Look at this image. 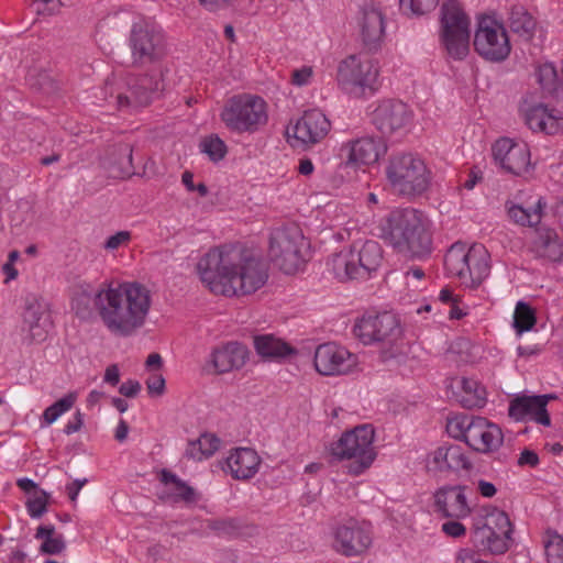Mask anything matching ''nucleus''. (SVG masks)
I'll use <instances>...</instances> for the list:
<instances>
[{
  "label": "nucleus",
  "instance_id": "nucleus-59",
  "mask_svg": "<svg viewBox=\"0 0 563 563\" xmlns=\"http://www.w3.org/2000/svg\"><path fill=\"white\" fill-rule=\"evenodd\" d=\"M477 490L485 498H492L497 493L496 486L493 483L487 482L485 479L477 481Z\"/></svg>",
  "mask_w": 563,
  "mask_h": 563
},
{
  "label": "nucleus",
  "instance_id": "nucleus-33",
  "mask_svg": "<svg viewBox=\"0 0 563 563\" xmlns=\"http://www.w3.org/2000/svg\"><path fill=\"white\" fill-rule=\"evenodd\" d=\"M159 481L164 485L161 499L173 503H195L198 500L196 490L176 474L168 470H162Z\"/></svg>",
  "mask_w": 563,
  "mask_h": 563
},
{
  "label": "nucleus",
  "instance_id": "nucleus-2",
  "mask_svg": "<svg viewBox=\"0 0 563 563\" xmlns=\"http://www.w3.org/2000/svg\"><path fill=\"white\" fill-rule=\"evenodd\" d=\"M92 302L104 328L115 336L128 338L145 324L152 298L140 283H108L93 294Z\"/></svg>",
  "mask_w": 563,
  "mask_h": 563
},
{
  "label": "nucleus",
  "instance_id": "nucleus-23",
  "mask_svg": "<svg viewBox=\"0 0 563 563\" xmlns=\"http://www.w3.org/2000/svg\"><path fill=\"white\" fill-rule=\"evenodd\" d=\"M434 511L451 519H465L472 514L467 501L465 486L446 485L433 494Z\"/></svg>",
  "mask_w": 563,
  "mask_h": 563
},
{
  "label": "nucleus",
  "instance_id": "nucleus-38",
  "mask_svg": "<svg viewBox=\"0 0 563 563\" xmlns=\"http://www.w3.org/2000/svg\"><path fill=\"white\" fill-rule=\"evenodd\" d=\"M460 402L465 408H481L486 401L485 388L475 379L463 378L461 380Z\"/></svg>",
  "mask_w": 563,
  "mask_h": 563
},
{
  "label": "nucleus",
  "instance_id": "nucleus-63",
  "mask_svg": "<svg viewBox=\"0 0 563 563\" xmlns=\"http://www.w3.org/2000/svg\"><path fill=\"white\" fill-rule=\"evenodd\" d=\"M313 163L309 158H302L299 161L298 172L303 176H309L313 173Z\"/></svg>",
  "mask_w": 563,
  "mask_h": 563
},
{
  "label": "nucleus",
  "instance_id": "nucleus-43",
  "mask_svg": "<svg viewBox=\"0 0 563 563\" xmlns=\"http://www.w3.org/2000/svg\"><path fill=\"white\" fill-rule=\"evenodd\" d=\"M537 322L534 310L526 302L518 301L514 313V327L518 334L530 331Z\"/></svg>",
  "mask_w": 563,
  "mask_h": 563
},
{
  "label": "nucleus",
  "instance_id": "nucleus-3",
  "mask_svg": "<svg viewBox=\"0 0 563 563\" xmlns=\"http://www.w3.org/2000/svg\"><path fill=\"white\" fill-rule=\"evenodd\" d=\"M380 238L410 258H424L432 252L430 221L420 210L402 208L390 211L380 222Z\"/></svg>",
  "mask_w": 563,
  "mask_h": 563
},
{
  "label": "nucleus",
  "instance_id": "nucleus-13",
  "mask_svg": "<svg viewBox=\"0 0 563 563\" xmlns=\"http://www.w3.org/2000/svg\"><path fill=\"white\" fill-rule=\"evenodd\" d=\"M512 525L508 515L497 508L487 511L483 519L473 523L472 539L475 545L492 554L505 553L512 542Z\"/></svg>",
  "mask_w": 563,
  "mask_h": 563
},
{
  "label": "nucleus",
  "instance_id": "nucleus-49",
  "mask_svg": "<svg viewBox=\"0 0 563 563\" xmlns=\"http://www.w3.org/2000/svg\"><path fill=\"white\" fill-rule=\"evenodd\" d=\"M208 527L219 536L233 537L239 533V522L235 519L211 520Z\"/></svg>",
  "mask_w": 563,
  "mask_h": 563
},
{
  "label": "nucleus",
  "instance_id": "nucleus-35",
  "mask_svg": "<svg viewBox=\"0 0 563 563\" xmlns=\"http://www.w3.org/2000/svg\"><path fill=\"white\" fill-rule=\"evenodd\" d=\"M220 446V439L212 433H202L197 440L188 442L185 455L194 461L212 456Z\"/></svg>",
  "mask_w": 563,
  "mask_h": 563
},
{
  "label": "nucleus",
  "instance_id": "nucleus-28",
  "mask_svg": "<svg viewBox=\"0 0 563 563\" xmlns=\"http://www.w3.org/2000/svg\"><path fill=\"white\" fill-rule=\"evenodd\" d=\"M247 349L239 342H228L212 350L209 364L216 374H225L240 369L246 363Z\"/></svg>",
  "mask_w": 563,
  "mask_h": 563
},
{
  "label": "nucleus",
  "instance_id": "nucleus-22",
  "mask_svg": "<svg viewBox=\"0 0 563 563\" xmlns=\"http://www.w3.org/2000/svg\"><path fill=\"white\" fill-rule=\"evenodd\" d=\"M330 129L331 123L325 114L318 109H311L297 120L291 131L298 143L311 146L323 140ZM287 134L290 135V129L287 130Z\"/></svg>",
  "mask_w": 563,
  "mask_h": 563
},
{
  "label": "nucleus",
  "instance_id": "nucleus-34",
  "mask_svg": "<svg viewBox=\"0 0 563 563\" xmlns=\"http://www.w3.org/2000/svg\"><path fill=\"white\" fill-rule=\"evenodd\" d=\"M132 153L133 150L129 144H119L112 148L111 153L102 163L109 177L113 179H125L134 174Z\"/></svg>",
  "mask_w": 563,
  "mask_h": 563
},
{
  "label": "nucleus",
  "instance_id": "nucleus-20",
  "mask_svg": "<svg viewBox=\"0 0 563 563\" xmlns=\"http://www.w3.org/2000/svg\"><path fill=\"white\" fill-rule=\"evenodd\" d=\"M357 26L365 49L378 52L386 37V18L383 11L375 5H364L357 18Z\"/></svg>",
  "mask_w": 563,
  "mask_h": 563
},
{
  "label": "nucleus",
  "instance_id": "nucleus-56",
  "mask_svg": "<svg viewBox=\"0 0 563 563\" xmlns=\"http://www.w3.org/2000/svg\"><path fill=\"white\" fill-rule=\"evenodd\" d=\"M140 390L141 384L133 379L124 382L119 388L121 395L130 398L135 397Z\"/></svg>",
  "mask_w": 563,
  "mask_h": 563
},
{
  "label": "nucleus",
  "instance_id": "nucleus-16",
  "mask_svg": "<svg viewBox=\"0 0 563 563\" xmlns=\"http://www.w3.org/2000/svg\"><path fill=\"white\" fill-rule=\"evenodd\" d=\"M353 331L364 344L386 342L394 345L402 333L399 319L391 312L364 314L354 324Z\"/></svg>",
  "mask_w": 563,
  "mask_h": 563
},
{
  "label": "nucleus",
  "instance_id": "nucleus-10",
  "mask_svg": "<svg viewBox=\"0 0 563 563\" xmlns=\"http://www.w3.org/2000/svg\"><path fill=\"white\" fill-rule=\"evenodd\" d=\"M378 62L366 53L346 56L339 63L338 85L352 97L361 98L376 90Z\"/></svg>",
  "mask_w": 563,
  "mask_h": 563
},
{
  "label": "nucleus",
  "instance_id": "nucleus-42",
  "mask_svg": "<svg viewBox=\"0 0 563 563\" xmlns=\"http://www.w3.org/2000/svg\"><path fill=\"white\" fill-rule=\"evenodd\" d=\"M543 203L539 200L533 210L525 209L521 206L512 205L508 208L509 217L520 225L533 227L541 221V209Z\"/></svg>",
  "mask_w": 563,
  "mask_h": 563
},
{
  "label": "nucleus",
  "instance_id": "nucleus-27",
  "mask_svg": "<svg viewBox=\"0 0 563 563\" xmlns=\"http://www.w3.org/2000/svg\"><path fill=\"white\" fill-rule=\"evenodd\" d=\"M383 150L385 148L379 141L364 136L344 143L341 147V155L345 158V165H371L378 161Z\"/></svg>",
  "mask_w": 563,
  "mask_h": 563
},
{
  "label": "nucleus",
  "instance_id": "nucleus-48",
  "mask_svg": "<svg viewBox=\"0 0 563 563\" xmlns=\"http://www.w3.org/2000/svg\"><path fill=\"white\" fill-rule=\"evenodd\" d=\"M48 495L44 490H38L26 503V509L32 518L42 517L47 510Z\"/></svg>",
  "mask_w": 563,
  "mask_h": 563
},
{
  "label": "nucleus",
  "instance_id": "nucleus-29",
  "mask_svg": "<svg viewBox=\"0 0 563 563\" xmlns=\"http://www.w3.org/2000/svg\"><path fill=\"white\" fill-rule=\"evenodd\" d=\"M525 121L529 129L534 132H542L554 135L563 132L562 111L549 108L544 104H536L525 112Z\"/></svg>",
  "mask_w": 563,
  "mask_h": 563
},
{
  "label": "nucleus",
  "instance_id": "nucleus-47",
  "mask_svg": "<svg viewBox=\"0 0 563 563\" xmlns=\"http://www.w3.org/2000/svg\"><path fill=\"white\" fill-rule=\"evenodd\" d=\"M202 152L206 153L212 162H219L227 154L225 143L218 136H210L201 143Z\"/></svg>",
  "mask_w": 563,
  "mask_h": 563
},
{
  "label": "nucleus",
  "instance_id": "nucleus-1",
  "mask_svg": "<svg viewBox=\"0 0 563 563\" xmlns=\"http://www.w3.org/2000/svg\"><path fill=\"white\" fill-rule=\"evenodd\" d=\"M201 282L216 295H250L268 279L265 263L252 251L239 245L211 249L197 264Z\"/></svg>",
  "mask_w": 563,
  "mask_h": 563
},
{
  "label": "nucleus",
  "instance_id": "nucleus-50",
  "mask_svg": "<svg viewBox=\"0 0 563 563\" xmlns=\"http://www.w3.org/2000/svg\"><path fill=\"white\" fill-rule=\"evenodd\" d=\"M461 519H452L449 521H445L441 526L442 532L454 539L463 538L466 534V527L460 522Z\"/></svg>",
  "mask_w": 563,
  "mask_h": 563
},
{
  "label": "nucleus",
  "instance_id": "nucleus-32",
  "mask_svg": "<svg viewBox=\"0 0 563 563\" xmlns=\"http://www.w3.org/2000/svg\"><path fill=\"white\" fill-rule=\"evenodd\" d=\"M530 251L536 257L544 258L550 262H560L563 260V242L553 229H538L531 242Z\"/></svg>",
  "mask_w": 563,
  "mask_h": 563
},
{
  "label": "nucleus",
  "instance_id": "nucleus-11",
  "mask_svg": "<svg viewBox=\"0 0 563 563\" xmlns=\"http://www.w3.org/2000/svg\"><path fill=\"white\" fill-rule=\"evenodd\" d=\"M159 84L157 78L148 75L113 76L106 81L104 99L113 98L119 110L144 107L151 103Z\"/></svg>",
  "mask_w": 563,
  "mask_h": 563
},
{
  "label": "nucleus",
  "instance_id": "nucleus-60",
  "mask_svg": "<svg viewBox=\"0 0 563 563\" xmlns=\"http://www.w3.org/2000/svg\"><path fill=\"white\" fill-rule=\"evenodd\" d=\"M86 483H87L86 478L75 479L74 482L69 483L66 486L67 495L73 503L76 501L80 489L86 485Z\"/></svg>",
  "mask_w": 563,
  "mask_h": 563
},
{
  "label": "nucleus",
  "instance_id": "nucleus-8",
  "mask_svg": "<svg viewBox=\"0 0 563 563\" xmlns=\"http://www.w3.org/2000/svg\"><path fill=\"white\" fill-rule=\"evenodd\" d=\"M220 118L232 132L255 133L267 124L268 107L257 95L241 93L225 102Z\"/></svg>",
  "mask_w": 563,
  "mask_h": 563
},
{
  "label": "nucleus",
  "instance_id": "nucleus-41",
  "mask_svg": "<svg viewBox=\"0 0 563 563\" xmlns=\"http://www.w3.org/2000/svg\"><path fill=\"white\" fill-rule=\"evenodd\" d=\"M536 78L542 91L547 95L556 93L561 87V80L553 64L540 65L536 71Z\"/></svg>",
  "mask_w": 563,
  "mask_h": 563
},
{
  "label": "nucleus",
  "instance_id": "nucleus-18",
  "mask_svg": "<svg viewBox=\"0 0 563 563\" xmlns=\"http://www.w3.org/2000/svg\"><path fill=\"white\" fill-rule=\"evenodd\" d=\"M316 371L323 376H339L352 373L357 366V356L333 342L323 343L314 351Z\"/></svg>",
  "mask_w": 563,
  "mask_h": 563
},
{
  "label": "nucleus",
  "instance_id": "nucleus-6",
  "mask_svg": "<svg viewBox=\"0 0 563 563\" xmlns=\"http://www.w3.org/2000/svg\"><path fill=\"white\" fill-rule=\"evenodd\" d=\"M490 256L482 244L455 242L444 256L448 275L466 288H477L490 273Z\"/></svg>",
  "mask_w": 563,
  "mask_h": 563
},
{
  "label": "nucleus",
  "instance_id": "nucleus-24",
  "mask_svg": "<svg viewBox=\"0 0 563 563\" xmlns=\"http://www.w3.org/2000/svg\"><path fill=\"white\" fill-rule=\"evenodd\" d=\"M551 395L540 396H518L509 404L508 415L517 421L531 420L542 426L549 427L551 419L547 410Z\"/></svg>",
  "mask_w": 563,
  "mask_h": 563
},
{
  "label": "nucleus",
  "instance_id": "nucleus-25",
  "mask_svg": "<svg viewBox=\"0 0 563 563\" xmlns=\"http://www.w3.org/2000/svg\"><path fill=\"white\" fill-rule=\"evenodd\" d=\"M504 441L501 429L482 417H474L465 443L481 453L496 451Z\"/></svg>",
  "mask_w": 563,
  "mask_h": 563
},
{
  "label": "nucleus",
  "instance_id": "nucleus-57",
  "mask_svg": "<svg viewBox=\"0 0 563 563\" xmlns=\"http://www.w3.org/2000/svg\"><path fill=\"white\" fill-rule=\"evenodd\" d=\"M518 464L520 466L529 465L536 467L539 464V456L531 450H523L518 459Z\"/></svg>",
  "mask_w": 563,
  "mask_h": 563
},
{
  "label": "nucleus",
  "instance_id": "nucleus-5",
  "mask_svg": "<svg viewBox=\"0 0 563 563\" xmlns=\"http://www.w3.org/2000/svg\"><path fill=\"white\" fill-rule=\"evenodd\" d=\"M383 249L373 240L355 242L334 253L327 262L329 271L339 282L366 279L382 264Z\"/></svg>",
  "mask_w": 563,
  "mask_h": 563
},
{
  "label": "nucleus",
  "instance_id": "nucleus-17",
  "mask_svg": "<svg viewBox=\"0 0 563 563\" xmlns=\"http://www.w3.org/2000/svg\"><path fill=\"white\" fill-rule=\"evenodd\" d=\"M373 542L368 523L349 520L333 531V549L347 558L365 553Z\"/></svg>",
  "mask_w": 563,
  "mask_h": 563
},
{
  "label": "nucleus",
  "instance_id": "nucleus-26",
  "mask_svg": "<svg viewBox=\"0 0 563 563\" xmlns=\"http://www.w3.org/2000/svg\"><path fill=\"white\" fill-rule=\"evenodd\" d=\"M429 470L435 472L461 470L468 471L472 462L465 450L457 444L441 445L429 454L427 460Z\"/></svg>",
  "mask_w": 563,
  "mask_h": 563
},
{
  "label": "nucleus",
  "instance_id": "nucleus-64",
  "mask_svg": "<svg viewBox=\"0 0 563 563\" xmlns=\"http://www.w3.org/2000/svg\"><path fill=\"white\" fill-rule=\"evenodd\" d=\"M26 554L21 550H14L9 555V563H24Z\"/></svg>",
  "mask_w": 563,
  "mask_h": 563
},
{
  "label": "nucleus",
  "instance_id": "nucleus-7",
  "mask_svg": "<svg viewBox=\"0 0 563 563\" xmlns=\"http://www.w3.org/2000/svg\"><path fill=\"white\" fill-rule=\"evenodd\" d=\"M375 431L371 424H361L345 431L330 444V454L336 461H347V472L357 476L364 473L375 461Z\"/></svg>",
  "mask_w": 563,
  "mask_h": 563
},
{
  "label": "nucleus",
  "instance_id": "nucleus-53",
  "mask_svg": "<svg viewBox=\"0 0 563 563\" xmlns=\"http://www.w3.org/2000/svg\"><path fill=\"white\" fill-rule=\"evenodd\" d=\"M131 239V233L129 231H119L115 234L109 236L104 243V249L107 250H117L121 245L128 243Z\"/></svg>",
  "mask_w": 563,
  "mask_h": 563
},
{
  "label": "nucleus",
  "instance_id": "nucleus-4",
  "mask_svg": "<svg viewBox=\"0 0 563 563\" xmlns=\"http://www.w3.org/2000/svg\"><path fill=\"white\" fill-rule=\"evenodd\" d=\"M385 175L391 190L400 197L422 196L431 185V172L422 158L412 153L390 155Z\"/></svg>",
  "mask_w": 563,
  "mask_h": 563
},
{
  "label": "nucleus",
  "instance_id": "nucleus-21",
  "mask_svg": "<svg viewBox=\"0 0 563 563\" xmlns=\"http://www.w3.org/2000/svg\"><path fill=\"white\" fill-rule=\"evenodd\" d=\"M411 120L406 103L399 100L382 101L372 114L373 124L384 134L391 135L402 131Z\"/></svg>",
  "mask_w": 563,
  "mask_h": 563
},
{
  "label": "nucleus",
  "instance_id": "nucleus-52",
  "mask_svg": "<svg viewBox=\"0 0 563 563\" xmlns=\"http://www.w3.org/2000/svg\"><path fill=\"white\" fill-rule=\"evenodd\" d=\"M146 387L151 396H162L165 391V378L161 374H154L147 378Z\"/></svg>",
  "mask_w": 563,
  "mask_h": 563
},
{
  "label": "nucleus",
  "instance_id": "nucleus-36",
  "mask_svg": "<svg viewBox=\"0 0 563 563\" xmlns=\"http://www.w3.org/2000/svg\"><path fill=\"white\" fill-rule=\"evenodd\" d=\"M35 539L42 540L40 552L44 554L55 555L62 553L66 549V541L60 533H56L53 525H42L37 527Z\"/></svg>",
  "mask_w": 563,
  "mask_h": 563
},
{
  "label": "nucleus",
  "instance_id": "nucleus-46",
  "mask_svg": "<svg viewBox=\"0 0 563 563\" xmlns=\"http://www.w3.org/2000/svg\"><path fill=\"white\" fill-rule=\"evenodd\" d=\"M400 10L407 15L420 16L431 12L439 0H399Z\"/></svg>",
  "mask_w": 563,
  "mask_h": 563
},
{
  "label": "nucleus",
  "instance_id": "nucleus-14",
  "mask_svg": "<svg viewBox=\"0 0 563 563\" xmlns=\"http://www.w3.org/2000/svg\"><path fill=\"white\" fill-rule=\"evenodd\" d=\"M129 47L134 66L144 67L159 62L165 55V37L154 22L139 20L133 23Z\"/></svg>",
  "mask_w": 563,
  "mask_h": 563
},
{
  "label": "nucleus",
  "instance_id": "nucleus-51",
  "mask_svg": "<svg viewBox=\"0 0 563 563\" xmlns=\"http://www.w3.org/2000/svg\"><path fill=\"white\" fill-rule=\"evenodd\" d=\"M89 299L90 295L85 289L82 290V295L74 298L73 300V309L75 310L76 314L81 318L86 319L90 316L91 311L89 309Z\"/></svg>",
  "mask_w": 563,
  "mask_h": 563
},
{
  "label": "nucleus",
  "instance_id": "nucleus-54",
  "mask_svg": "<svg viewBox=\"0 0 563 563\" xmlns=\"http://www.w3.org/2000/svg\"><path fill=\"white\" fill-rule=\"evenodd\" d=\"M313 70L309 66H303L300 69H295L292 71V78L291 81L294 85L297 86H305L308 85L311 77H312Z\"/></svg>",
  "mask_w": 563,
  "mask_h": 563
},
{
  "label": "nucleus",
  "instance_id": "nucleus-55",
  "mask_svg": "<svg viewBox=\"0 0 563 563\" xmlns=\"http://www.w3.org/2000/svg\"><path fill=\"white\" fill-rule=\"evenodd\" d=\"M84 426V415L77 410L76 413L74 415L73 419L69 420L65 428H64V432L66 434H73L75 432H78Z\"/></svg>",
  "mask_w": 563,
  "mask_h": 563
},
{
  "label": "nucleus",
  "instance_id": "nucleus-37",
  "mask_svg": "<svg viewBox=\"0 0 563 563\" xmlns=\"http://www.w3.org/2000/svg\"><path fill=\"white\" fill-rule=\"evenodd\" d=\"M256 352L267 358L284 357L292 353V349L272 334H263L254 338Z\"/></svg>",
  "mask_w": 563,
  "mask_h": 563
},
{
  "label": "nucleus",
  "instance_id": "nucleus-19",
  "mask_svg": "<svg viewBox=\"0 0 563 563\" xmlns=\"http://www.w3.org/2000/svg\"><path fill=\"white\" fill-rule=\"evenodd\" d=\"M495 163L506 173L521 176L530 168V152L527 144L503 137L493 145Z\"/></svg>",
  "mask_w": 563,
  "mask_h": 563
},
{
  "label": "nucleus",
  "instance_id": "nucleus-40",
  "mask_svg": "<svg viewBox=\"0 0 563 563\" xmlns=\"http://www.w3.org/2000/svg\"><path fill=\"white\" fill-rule=\"evenodd\" d=\"M76 400L77 395L75 393H69L53 405L48 406L41 417V426L48 427L54 423L62 415L73 408Z\"/></svg>",
  "mask_w": 563,
  "mask_h": 563
},
{
  "label": "nucleus",
  "instance_id": "nucleus-9",
  "mask_svg": "<svg viewBox=\"0 0 563 563\" xmlns=\"http://www.w3.org/2000/svg\"><path fill=\"white\" fill-rule=\"evenodd\" d=\"M309 243L296 224L284 225L271 233L268 255L285 274H295L307 262Z\"/></svg>",
  "mask_w": 563,
  "mask_h": 563
},
{
  "label": "nucleus",
  "instance_id": "nucleus-58",
  "mask_svg": "<svg viewBox=\"0 0 563 563\" xmlns=\"http://www.w3.org/2000/svg\"><path fill=\"white\" fill-rule=\"evenodd\" d=\"M34 10L38 15H51L53 13L52 4L55 0H32Z\"/></svg>",
  "mask_w": 563,
  "mask_h": 563
},
{
  "label": "nucleus",
  "instance_id": "nucleus-39",
  "mask_svg": "<svg viewBox=\"0 0 563 563\" xmlns=\"http://www.w3.org/2000/svg\"><path fill=\"white\" fill-rule=\"evenodd\" d=\"M508 23L512 32L522 36H530L536 25L533 18L521 5L511 8Z\"/></svg>",
  "mask_w": 563,
  "mask_h": 563
},
{
  "label": "nucleus",
  "instance_id": "nucleus-12",
  "mask_svg": "<svg viewBox=\"0 0 563 563\" xmlns=\"http://www.w3.org/2000/svg\"><path fill=\"white\" fill-rule=\"evenodd\" d=\"M440 36L451 57L462 59L468 53L471 20L456 0L444 1L441 5Z\"/></svg>",
  "mask_w": 563,
  "mask_h": 563
},
{
  "label": "nucleus",
  "instance_id": "nucleus-44",
  "mask_svg": "<svg viewBox=\"0 0 563 563\" xmlns=\"http://www.w3.org/2000/svg\"><path fill=\"white\" fill-rule=\"evenodd\" d=\"M473 419L474 416L467 415H456L448 419L446 431L449 435L453 439L465 442L467 440V433L471 429Z\"/></svg>",
  "mask_w": 563,
  "mask_h": 563
},
{
  "label": "nucleus",
  "instance_id": "nucleus-31",
  "mask_svg": "<svg viewBox=\"0 0 563 563\" xmlns=\"http://www.w3.org/2000/svg\"><path fill=\"white\" fill-rule=\"evenodd\" d=\"M261 465L257 452L250 448L232 450L225 460L223 470L228 471L234 479L246 481L255 476Z\"/></svg>",
  "mask_w": 563,
  "mask_h": 563
},
{
  "label": "nucleus",
  "instance_id": "nucleus-45",
  "mask_svg": "<svg viewBox=\"0 0 563 563\" xmlns=\"http://www.w3.org/2000/svg\"><path fill=\"white\" fill-rule=\"evenodd\" d=\"M544 551L548 563H563V538L558 532L548 530Z\"/></svg>",
  "mask_w": 563,
  "mask_h": 563
},
{
  "label": "nucleus",
  "instance_id": "nucleus-62",
  "mask_svg": "<svg viewBox=\"0 0 563 563\" xmlns=\"http://www.w3.org/2000/svg\"><path fill=\"white\" fill-rule=\"evenodd\" d=\"M128 433H129L128 423L125 422V420L120 419V421L115 428V433H114L115 440L119 442L125 441L128 438Z\"/></svg>",
  "mask_w": 563,
  "mask_h": 563
},
{
  "label": "nucleus",
  "instance_id": "nucleus-61",
  "mask_svg": "<svg viewBox=\"0 0 563 563\" xmlns=\"http://www.w3.org/2000/svg\"><path fill=\"white\" fill-rule=\"evenodd\" d=\"M120 380V373L117 365H110L107 367L104 373V382L111 384L112 386L117 385Z\"/></svg>",
  "mask_w": 563,
  "mask_h": 563
},
{
  "label": "nucleus",
  "instance_id": "nucleus-30",
  "mask_svg": "<svg viewBox=\"0 0 563 563\" xmlns=\"http://www.w3.org/2000/svg\"><path fill=\"white\" fill-rule=\"evenodd\" d=\"M49 320L40 303H30L23 314L21 340L24 344L43 342L48 333Z\"/></svg>",
  "mask_w": 563,
  "mask_h": 563
},
{
  "label": "nucleus",
  "instance_id": "nucleus-15",
  "mask_svg": "<svg viewBox=\"0 0 563 563\" xmlns=\"http://www.w3.org/2000/svg\"><path fill=\"white\" fill-rule=\"evenodd\" d=\"M476 52L487 60L501 62L511 51L504 24L490 15L479 18L474 36Z\"/></svg>",
  "mask_w": 563,
  "mask_h": 563
}]
</instances>
